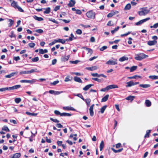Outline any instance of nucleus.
I'll return each instance as SVG.
<instances>
[{"instance_id": "obj_1", "label": "nucleus", "mask_w": 158, "mask_h": 158, "mask_svg": "<svg viewBox=\"0 0 158 158\" xmlns=\"http://www.w3.org/2000/svg\"><path fill=\"white\" fill-rule=\"evenodd\" d=\"M11 5L15 9H17L20 12H24L23 10L18 5V3L17 2L14 0L12 1Z\"/></svg>"}, {"instance_id": "obj_2", "label": "nucleus", "mask_w": 158, "mask_h": 158, "mask_svg": "<svg viewBox=\"0 0 158 158\" xmlns=\"http://www.w3.org/2000/svg\"><path fill=\"white\" fill-rule=\"evenodd\" d=\"M141 10V11L138 12V14L140 16L145 15L148 14L150 11L147 7L142 8Z\"/></svg>"}, {"instance_id": "obj_3", "label": "nucleus", "mask_w": 158, "mask_h": 158, "mask_svg": "<svg viewBox=\"0 0 158 158\" xmlns=\"http://www.w3.org/2000/svg\"><path fill=\"white\" fill-rule=\"evenodd\" d=\"M135 59L138 60H141L145 58L148 57V56L145 55L143 53H141L139 54L135 55Z\"/></svg>"}, {"instance_id": "obj_4", "label": "nucleus", "mask_w": 158, "mask_h": 158, "mask_svg": "<svg viewBox=\"0 0 158 158\" xmlns=\"http://www.w3.org/2000/svg\"><path fill=\"white\" fill-rule=\"evenodd\" d=\"M87 17L89 19H94L95 18V13L93 10L88 11L86 14Z\"/></svg>"}, {"instance_id": "obj_5", "label": "nucleus", "mask_w": 158, "mask_h": 158, "mask_svg": "<svg viewBox=\"0 0 158 158\" xmlns=\"http://www.w3.org/2000/svg\"><path fill=\"white\" fill-rule=\"evenodd\" d=\"M54 113L56 115H60V116H70L72 114H70L67 113H60V112L57 110L54 111Z\"/></svg>"}, {"instance_id": "obj_6", "label": "nucleus", "mask_w": 158, "mask_h": 158, "mask_svg": "<svg viewBox=\"0 0 158 158\" xmlns=\"http://www.w3.org/2000/svg\"><path fill=\"white\" fill-rule=\"evenodd\" d=\"M36 80L35 79H32L31 80H23L20 81L21 83H28L31 84H33L36 81Z\"/></svg>"}, {"instance_id": "obj_7", "label": "nucleus", "mask_w": 158, "mask_h": 158, "mask_svg": "<svg viewBox=\"0 0 158 158\" xmlns=\"http://www.w3.org/2000/svg\"><path fill=\"white\" fill-rule=\"evenodd\" d=\"M117 60L116 59H114L113 60H110L107 61L106 64L108 65H115L117 64Z\"/></svg>"}, {"instance_id": "obj_8", "label": "nucleus", "mask_w": 158, "mask_h": 158, "mask_svg": "<svg viewBox=\"0 0 158 158\" xmlns=\"http://www.w3.org/2000/svg\"><path fill=\"white\" fill-rule=\"evenodd\" d=\"M49 92L51 94H54V95H59L63 92V91H61L60 92L58 91H56L53 90H49Z\"/></svg>"}, {"instance_id": "obj_9", "label": "nucleus", "mask_w": 158, "mask_h": 158, "mask_svg": "<svg viewBox=\"0 0 158 158\" xmlns=\"http://www.w3.org/2000/svg\"><path fill=\"white\" fill-rule=\"evenodd\" d=\"M94 104L92 105L90 107L89 109V111L90 115L91 116H92L94 115V113L93 111V108Z\"/></svg>"}, {"instance_id": "obj_10", "label": "nucleus", "mask_w": 158, "mask_h": 158, "mask_svg": "<svg viewBox=\"0 0 158 158\" xmlns=\"http://www.w3.org/2000/svg\"><path fill=\"white\" fill-rule=\"evenodd\" d=\"M63 109L64 110H73L75 111V109H74L73 107L71 106H64L63 107Z\"/></svg>"}, {"instance_id": "obj_11", "label": "nucleus", "mask_w": 158, "mask_h": 158, "mask_svg": "<svg viewBox=\"0 0 158 158\" xmlns=\"http://www.w3.org/2000/svg\"><path fill=\"white\" fill-rule=\"evenodd\" d=\"M76 2L75 0H71L69 3L68 4V6L70 7H73L74 6Z\"/></svg>"}, {"instance_id": "obj_12", "label": "nucleus", "mask_w": 158, "mask_h": 158, "mask_svg": "<svg viewBox=\"0 0 158 158\" xmlns=\"http://www.w3.org/2000/svg\"><path fill=\"white\" fill-rule=\"evenodd\" d=\"M18 73L17 72H15L12 73L9 75H6L5 76V77L7 78H10L15 76V74H17Z\"/></svg>"}, {"instance_id": "obj_13", "label": "nucleus", "mask_w": 158, "mask_h": 158, "mask_svg": "<svg viewBox=\"0 0 158 158\" xmlns=\"http://www.w3.org/2000/svg\"><path fill=\"white\" fill-rule=\"evenodd\" d=\"M107 88H108V90L110 89L117 88H118V86L116 85H109L107 86Z\"/></svg>"}, {"instance_id": "obj_14", "label": "nucleus", "mask_w": 158, "mask_h": 158, "mask_svg": "<svg viewBox=\"0 0 158 158\" xmlns=\"http://www.w3.org/2000/svg\"><path fill=\"white\" fill-rule=\"evenodd\" d=\"M21 85H14L12 87H9V90H14L15 89H17L21 87Z\"/></svg>"}, {"instance_id": "obj_15", "label": "nucleus", "mask_w": 158, "mask_h": 158, "mask_svg": "<svg viewBox=\"0 0 158 158\" xmlns=\"http://www.w3.org/2000/svg\"><path fill=\"white\" fill-rule=\"evenodd\" d=\"M127 85L126 87L127 88L131 87L132 86H134V82L133 81H131L126 82Z\"/></svg>"}, {"instance_id": "obj_16", "label": "nucleus", "mask_w": 158, "mask_h": 158, "mask_svg": "<svg viewBox=\"0 0 158 158\" xmlns=\"http://www.w3.org/2000/svg\"><path fill=\"white\" fill-rule=\"evenodd\" d=\"M94 85L93 84H89L86 85L83 89L85 91H86L88 90L91 87L93 86Z\"/></svg>"}, {"instance_id": "obj_17", "label": "nucleus", "mask_w": 158, "mask_h": 158, "mask_svg": "<svg viewBox=\"0 0 158 158\" xmlns=\"http://www.w3.org/2000/svg\"><path fill=\"white\" fill-rule=\"evenodd\" d=\"M74 81H76L79 83H82V80L81 79V78L77 77H75L74 78Z\"/></svg>"}, {"instance_id": "obj_18", "label": "nucleus", "mask_w": 158, "mask_h": 158, "mask_svg": "<svg viewBox=\"0 0 158 158\" xmlns=\"http://www.w3.org/2000/svg\"><path fill=\"white\" fill-rule=\"evenodd\" d=\"M69 57V55H68L67 56H63L61 58V60L62 61L64 62L67 61L68 60Z\"/></svg>"}, {"instance_id": "obj_19", "label": "nucleus", "mask_w": 158, "mask_h": 158, "mask_svg": "<svg viewBox=\"0 0 158 158\" xmlns=\"http://www.w3.org/2000/svg\"><path fill=\"white\" fill-rule=\"evenodd\" d=\"M86 69L88 70L92 71L97 69H98V67L95 66L90 67H87Z\"/></svg>"}, {"instance_id": "obj_20", "label": "nucleus", "mask_w": 158, "mask_h": 158, "mask_svg": "<svg viewBox=\"0 0 158 158\" xmlns=\"http://www.w3.org/2000/svg\"><path fill=\"white\" fill-rule=\"evenodd\" d=\"M33 17L35 20L38 21H41L44 20L43 18L42 17H38L36 15H34V16H33Z\"/></svg>"}, {"instance_id": "obj_21", "label": "nucleus", "mask_w": 158, "mask_h": 158, "mask_svg": "<svg viewBox=\"0 0 158 158\" xmlns=\"http://www.w3.org/2000/svg\"><path fill=\"white\" fill-rule=\"evenodd\" d=\"M157 41L156 40L149 41L148 42V44L149 45H153L156 44Z\"/></svg>"}, {"instance_id": "obj_22", "label": "nucleus", "mask_w": 158, "mask_h": 158, "mask_svg": "<svg viewBox=\"0 0 158 158\" xmlns=\"http://www.w3.org/2000/svg\"><path fill=\"white\" fill-rule=\"evenodd\" d=\"M139 86L143 88H146L150 87L151 85L149 84H140Z\"/></svg>"}, {"instance_id": "obj_23", "label": "nucleus", "mask_w": 158, "mask_h": 158, "mask_svg": "<svg viewBox=\"0 0 158 158\" xmlns=\"http://www.w3.org/2000/svg\"><path fill=\"white\" fill-rule=\"evenodd\" d=\"M109 95L108 94L106 95L105 97L103 98L102 99V102H106L107 100L109 98Z\"/></svg>"}, {"instance_id": "obj_24", "label": "nucleus", "mask_w": 158, "mask_h": 158, "mask_svg": "<svg viewBox=\"0 0 158 158\" xmlns=\"http://www.w3.org/2000/svg\"><path fill=\"white\" fill-rule=\"evenodd\" d=\"M20 153H16L13 155V156L11 158H19L21 156Z\"/></svg>"}, {"instance_id": "obj_25", "label": "nucleus", "mask_w": 158, "mask_h": 158, "mask_svg": "<svg viewBox=\"0 0 158 158\" xmlns=\"http://www.w3.org/2000/svg\"><path fill=\"white\" fill-rule=\"evenodd\" d=\"M128 58L126 56H123L119 59V61L120 62H123L125 60H128Z\"/></svg>"}, {"instance_id": "obj_26", "label": "nucleus", "mask_w": 158, "mask_h": 158, "mask_svg": "<svg viewBox=\"0 0 158 158\" xmlns=\"http://www.w3.org/2000/svg\"><path fill=\"white\" fill-rule=\"evenodd\" d=\"M43 9L45 10L44 12V14H48L50 11L51 9L49 7H48L46 8H44Z\"/></svg>"}, {"instance_id": "obj_27", "label": "nucleus", "mask_w": 158, "mask_h": 158, "mask_svg": "<svg viewBox=\"0 0 158 158\" xmlns=\"http://www.w3.org/2000/svg\"><path fill=\"white\" fill-rule=\"evenodd\" d=\"M135 98V97L134 96H130L126 98V99L127 100H131V101L132 102Z\"/></svg>"}, {"instance_id": "obj_28", "label": "nucleus", "mask_w": 158, "mask_h": 158, "mask_svg": "<svg viewBox=\"0 0 158 158\" xmlns=\"http://www.w3.org/2000/svg\"><path fill=\"white\" fill-rule=\"evenodd\" d=\"M104 147V143L103 140L101 141L100 145V150L102 151Z\"/></svg>"}, {"instance_id": "obj_29", "label": "nucleus", "mask_w": 158, "mask_h": 158, "mask_svg": "<svg viewBox=\"0 0 158 158\" xmlns=\"http://www.w3.org/2000/svg\"><path fill=\"white\" fill-rule=\"evenodd\" d=\"M111 149L115 153L120 152L123 149V148H121L118 150H115L113 148H111Z\"/></svg>"}, {"instance_id": "obj_30", "label": "nucleus", "mask_w": 158, "mask_h": 158, "mask_svg": "<svg viewBox=\"0 0 158 158\" xmlns=\"http://www.w3.org/2000/svg\"><path fill=\"white\" fill-rule=\"evenodd\" d=\"M70 77L69 76H67L64 79V81L68 82L71 81L72 80L73 78L72 77H70Z\"/></svg>"}, {"instance_id": "obj_31", "label": "nucleus", "mask_w": 158, "mask_h": 158, "mask_svg": "<svg viewBox=\"0 0 158 158\" xmlns=\"http://www.w3.org/2000/svg\"><path fill=\"white\" fill-rule=\"evenodd\" d=\"M8 21L10 22V23H9L8 24V26L9 27H10L14 23V21L12 19H8Z\"/></svg>"}, {"instance_id": "obj_32", "label": "nucleus", "mask_w": 158, "mask_h": 158, "mask_svg": "<svg viewBox=\"0 0 158 158\" xmlns=\"http://www.w3.org/2000/svg\"><path fill=\"white\" fill-rule=\"evenodd\" d=\"M145 103L146 104V106L148 107L150 106L151 105V102L148 100H146L145 101Z\"/></svg>"}, {"instance_id": "obj_33", "label": "nucleus", "mask_w": 158, "mask_h": 158, "mask_svg": "<svg viewBox=\"0 0 158 158\" xmlns=\"http://www.w3.org/2000/svg\"><path fill=\"white\" fill-rule=\"evenodd\" d=\"M66 41L65 40H64L62 39H59L57 40H56L57 42H59L63 44H64L65 43Z\"/></svg>"}, {"instance_id": "obj_34", "label": "nucleus", "mask_w": 158, "mask_h": 158, "mask_svg": "<svg viewBox=\"0 0 158 158\" xmlns=\"http://www.w3.org/2000/svg\"><path fill=\"white\" fill-rule=\"evenodd\" d=\"M149 78L150 79L156 80L158 79V76L155 75L150 76Z\"/></svg>"}, {"instance_id": "obj_35", "label": "nucleus", "mask_w": 158, "mask_h": 158, "mask_svg": "<svg viewBox=\"0 0 158 158\" xmlns=\"http://www.w3.org/2000/svg\"><path fill=\"white\" fill-rule=\"evenodd\" d=\"M71 37H69V38L66 39V41H70L73 40V38L74 37V35L72 33L70 35Z\"/></svg>"}, {"instance_id": "obj_36", "label": "nucleus", "mask_w": 158, "mask_h": 158, "mask_svg": "<svg viewBox=\"0 0 158 158\" xmlns=\"http://www.w3.org/2000/svg\"><path fill=\"white\" fill-rule=\"evenodd\" d=\"M26 113L29 115L33 116H36L37 114V113H31L28 112H26Z\"/></svg>"}, {"instance_id": "obj_37", "label": "nucleus", "mask_w": 158, "mask_h": 158, "mask_svg": "<svg viewBox=\"0 0 158 158\" xmlns=\"http://www.w3.org/2000/svg\"><path fill=\"white\" fill-rule=\"evenodd\" d=\"M131 7V4L130 3L128 4L125 6L124 10H130Z\"/></svg>"}, {"instance_id": "obj_38", "label": "nucleus", "mask_w": 158, "mask_h": 158, "mask_svg": "<svg viewBox=\"0 0 158 158\" xmlns=\"http://www.w3.org/2000/svg\"><path fill=\"white\" fill-rule=\"evenodd\" d=\"M151 130H147L146 131V133L144 136V138H148L149 137V134L151 132Z\"/></svg>"}, {"instance_id": "obj_39", "label": "nucleus", "mask_w": 158, "mask_h": 158, "mask_svg": "<svg viewBox=\"0 0 158 158\" xmlns=\"http://www.w3.org/2000/svg\"><path fill=\"white\" fill-rule=\"evenodd\" d=\"M119 26L117 27L114 30L111 31V33L112 34H114L119 29Z\"/></svg>"}, {"instance_id": "obj_40", "label": "nucleus", "mask_w": 158, "mask_h": 158, "mask_svg": "<svg viewBox=\"0 0 158 158\" xmlns=\"http://www.w3.org/2000/svg\"><path fill=\"white\" fill-rule=\"evenodd\" d=\"M137 68V66H134L131 67L130 68V71L132 72L135 70Z\"/></svg>"}, {"instance_id": "obj_41", "label": "nucleus", "mask_w": 158, "mask_h": 158, "mask_svg": "<svg viewBox=\"0 0 158 158\" xmlns=\"http://www.w3.org/2000/svg\"><path fill=\"white\" fill-rule=\"evenodd\" d=\"M9 87H5V88H0V92H3L5 91L6 90H9Z\"/></svg>"}, {"instance_id": "obj_42", "label": "nucleus", "mask_w": 158, "mask_h": 158, "mask_svg": "<svg viewBox=\"0 0 158 158\" xmlns=\"http://www.w3.org/2000/svg\"><path fill=\"white\" fill-rule=\"evenodd\" d=\"M74 95L75 96H78V97H79V98H81V99H82L83 101H85L84 98H83V96L81 94H74Z\"/></svg>"}, {"instance_id": "obj_43", "label": "nucleus", "mask_w": 158, "mask_h": 158, "mask_svg": "<svg viewBox=\"0 0 158 158\" xmlns=\"http://www.w3.org/2000/svg\"><path fill=\"white\" fill-rule=\"evenodd\" d=\"M107 106L106 105L104 106L101 109V112L102 114L104 113Z\"/></svg>"}, {"instance_id": "obj_44", "label": "nucleus", "mask_w": 158, "mask_h": 158, "mask_svg": "<svg viewBox=\"0 0 158 158\" xmlns=\"http://www.w3.org/2000/svg\"><path fill=\"white\" fill-rule=\"evenodd\" d=\"M2 130L3 131H7L8 132L10 131V130L8 128V127L6 126H4L2 128Z\"/></svg>"}, {"instance_id": "obj_45", "label": "nucleus", "mask_w": 158, "mask_h": 158, "mask_svg": "<svg viewBox=\"0 0 158 158\" xmlns=\"http://www.w3.org/2000/svg\"><path fill=\"white\" fill-rule=\"evenodd\" d=\"M20 75L29 74V71H22L20 72Z\"/></svg>"}, {"instance_id": "obj_46", "label": "nucleus", "mask_w": 158, "mask_h": 158, "mask_svg": "<svg viewBox=\"0 0 158 158\" xmlns=\"http://www.w3.org/2000/svg\"><path fill=\"white\" fill-rule=\"evenodd\" d=\"M84 101H85V102L87 105L88 106H89L90 105V102L91 101L90 99L88 98V99H85Z\"/></svg>"}, {"instance_id": "obj_47", "label": "nucleus", "mask_w": 158, "mask_h": 158, "mask_svg": "<svg viewBox=\"0 0 158 158\" xmlns=\"http://www.w3.org/2000/svg\"><path fill=\"white\" fill-rule=\"evenodd\" d=\"M21 101V99L20 98H16L15 99V101L16 103H19Z\"/></svg>"}, {"instance_id": "obj_48", "label": "nucleus", "mask_w": 158, "mask_h": 158, "mask_svg": "<svg viewBox=\"0 0 158 158\" xmlns=\"http://www.w3.org/2000/svg\"><path fill=\"white\" fill-rule=\"evenodd\" d=\"M10 38L15 37V35L14 34L13 31H12L11 32V35H9Z\"/></svg>"}, {"instance_id": "obj_49", "label": "nucleus", "mask_w": 158, "mask_h": 158, "mask_svg": "<svg viewBox=\"0 0 158 158\" xmlns=\"http://www.w3.org/2000/svg\"><path fill=\"white\" fill-rule=\"evenodd\" d=\"M39 58L38 57H36L34 58H32L31 59V60L33 62H37L39 60Z\"/></svg>"}, {"instance_id": "obj_50", "label": "nucleus", "mask_w": 158, "mask_h": 158, "mask_svg": "<svg viewBox=\"0 0 158 158\" xmlns=\"http://www.w3.org/2000/svg\"><path fill=\"white\" fill-rule=\"evenodd\" d=\"M35 31H36V32H37L39 33H40V34L44 32L43 30L41 29H37V30H36Z\"/></svg>"}, {"instance_id": "obj_51", "label": "nucleus", "mask_w": 158, "mask_h": 158, "mask_svg": "<svg viewBox=\"0 0 158 158\" xmlns=\"http://www.w3.org/2000/svg\"><path fill=\"white\" fill-rule=\"evenodd\" d=\"M87 55L89 56H90L93 53V50H87Z\"/></svg>"}, {"instance_id": "obj_52", "label": "nucleus", "mask_w": 158, "mask_h": 158, "mask_svg": "<svg viewBox=\"0 0 158 158\" xmlns=\"http://www.w3.org/2000/svg\"><path fill=\"white\" fill-rule=\"evenodd\" d=\"M29 46L31 48L34 47L35 45V44L33 43H31L28 44Z\"/></svg>"}, {"instance_id": "obj_53", "label": "nucleus", "mask_w": 158, "mask_h": 158, "mask_svg": "<svg viewBox=\"0 0 158 158\" xmlns=\"http://www.w3.org/2000/svg\"><path fill=\"white\" fill-rule=\"evenodd\" d=\"M76 33L77 34L81 35L82 34V31L80 29H78L77 30V31H76Z\"/></svg>"}, {"instance_id": "obj_54", "label": "nucleus", "mask_w": 158, "mask_h": 158, "mask_svg": "<svg viewBox=\"0 0 158 158\" xmlns=\"http://www.w3.org/2000/svg\"><path fill=\"white\" fill-rule=\"evenodd\" d=\"M139 77V78L140 77V76H138L137 75H135L132 77H128L127 78L128 79H135V78L137 77Z\"/></svg>"}, {"instance_id": "obj_55", "label": "nucleus", "mask_w": 158, "mask_h": 158, "mask_svg": "<svg viewBox=\"0 0 158 158\" xmlns=\"http://www.w3.org/2000/svg\"><path fill=\"white\" fill-rule=\"evenodd\" d=\"M48 52V50H40L39 53L40 54H44Z\"/></svg>"}, {"instance_id": "obj_56", "label": "nucleus", "mask_w": 158, "mask_h": 158, "mask_svg": "<svg viewBox=\"0 0 158 158\" xmlns=\"http://www.w3.org/2000/svg\"><path fill=\"white\" fill-rule=\"evenodd\" d=\"M37 70L36 69H32L31 70L29 71V74L31 73H34L35 72H36V70Z\"/></svg>"}, {"instance_id": "obj_57", "label": "nucleus", "mask_w": 158, "mask_h": 158, "mask_svg": "<svg viewBox=\"0 0 158 158\" xmlns=\"http://www.w3.org/2000/svg\"><path fill=\"white\" fill-rule=\"evenodd\" d=\"M50 119L51 121L55 123H58L59 122V121L57 120V119H54L52 118H50Z\"/></svg>"}, {"instance_id": "obj_58", "label": "nucleus", "mask_w": 158, "mask_h": 158, "mask_svg": "<svg viewBox=\"0 0 158 158\" xmlns=\"http://www.w3.org/2000/svg\"><path fill=\"white\" fill-rule=\"evenodd\" d=\"M91 75L93 77H100V74H98L97 73H91Z\"/></svg>"}, {"instance_id": "obj_59", "label": "nucleus", "mask_w": 158, "mask_h": 158, "mask_svg": "<svg viewBox=\"0 0 158 158\" xmlns=\"http://www.w3.org/2000/svg\"><path fill=\"white\" fill-rule=\"evenodd\" d=\"M113 15L111 12V13H109L107 15V17L108 18H111L113 16Z\"/></svg>"}, {"instance_id": "obj_60", "label": "nucleus", "mask_w": 158, "mask_h": 158, "mask_svg": "<svg viewBox=\"0 0 158 158\" xmlns=\"http://www.w3.org/2000/svg\"><path fill=\"white\" fill-rule=\"evenodd\" d=\"M13 59L14 60L17 61L19 60L20 59L19 56H15L13 57Z\"/></svg>"}, {"instance_id": "obj_61", "label": "nucleus", "mask_w": 158, "mask_h": 158, "mask_svg": "<svg viewBox=\"0 0 158 158\" xmlns=\"http://www.w3.org/2000/svg\"><path fill=\"white\" fill-rule=\"evenodd\" d=\"M150 19V17H148L146 18H145V19H143L142 20V22H143V23L144 22Z\"/></svg>"}, {"instance_id": "obj_62", "label": "nucleus", "mask_w": 158, "mask_h": 158, "mask_svg": "<svg viewBox=\"0 0 158 158\" xmlns=\"http://www.w3.org/2000/svg\"><path fill=\"white\" fill-rule=\"evenodd\" d=\"M92 80L97 81L99 82H100L101 80L100 79L98 78H92Z\"/></svg>"}, {"instance_id": "obj_63", "label": "nucleus", "mask_w": 158, "mask_h": 158, "mask_svg": "<svg viewBox=\"0 0 158 158\" xmlns=\"http://www.w3.org/2000/svg\"><path fill=\"white\" fill-rule=\"evenodd\" d=\"M142 20H140L139 22H137L135 24V25H139L142 24L143 23V22H142Z\"/></svg>"}, {"instance_id": "obj_64", "label": "nucleus", "mask_w": 158, "mask_h": 158, "mask_svg": "<svg viewBox=\"0 0 158 158\" xmlns=\"http://www.w3.org/2000/svg\"><path fill=\"white\" fill-rule=\"evenodd\" d=\"M76 13L77 14H78V15H81V14L82 12L79 9H77L76 10Z\"/></svg>"}]
</instances>
